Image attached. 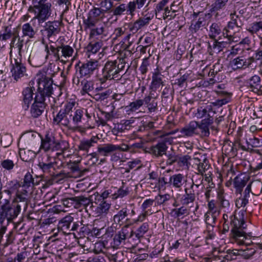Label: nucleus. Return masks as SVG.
I'll return each instance as SVG.
<instances>
[{"label": "nucleus", "mask_w": 262, "mask_h": 262, "mask_svg": "<svg viewBox=\"0 0 262 262\" xmlns=\"http://www.w3.org/2000/svg\"><path fill=\"white\" fill-rule=\"evenodd\" d=\"M250 179L249 176L245 173L237 175L233 181V185L236 192L241 194L243 188L246 186Z\"/></svg>", "instance_id": "obj_23"}, {"label": "nucleus", "mask_w": 262, "mask_h": 262, "mask_svg": "<svg viewBox=\"0 0 262 262\" xmlns=\"http://www.w3.org/2000/svg\"><path fill=\"white\" fill-rule=\"evenodd\" d=\"M130 237L128 225L124 226L115 234L111 245L114 248L118 249L125 244L126 240Z\"/></svg>", "instance_id": "obj_10"}, {"label": "nucleus", "mask_w": 262, "mask_h": 262, "mask_svg": "<svg viewBox=\"0 0 262 262\" xmlns=\"http://www.w3.org/2000/svg\"><path fill=\"white\" fill-rule=\"evenodd\" d=\"M34 90V88L30 86L26 88L22 92L23 102L27 107H29V103L33 100Z\"/></svg>", "instance_id": "obj_39"}, {"label": "nucleus", "mask_w": 262, "mask_h": 262, "mask_svg": "<svg viewBox=\"0 0 262 262\" xmlns=\"http://www.w3.org/2000/svg\"><path fill=\"white\" fill-rule=\"evenodd\" d=\"M226 0H215V2L212 5V8L210 9L211 13L216 12L224 8L227 3Z\"/></svg>", "instance_id": "obj_53"}, {"label": "nucleus", "mask_w": 262, "mask_h": 262, "mask_svg": "<svg viewBox=\"0 0 262 262\" xmlns=\"http://www.w3.org/2000/svg\"><path fill=\"white\" fill-rule=\"evenodd\" d=\"M117 61H108L105 64L102 70L101 77L99 78L101 83H104L106 80L120 79L121 76L118 74L116 68Z\"/></svg>", "instance_id": "obj_6"}, {"label": "nucleus", "mask_w": 262, "mask_h": 262, "mask_svg": "<svg viewBox=\"0 0 262 262\" xmlns=\"http://www.w3.org/2000/svg\"><path fill=\"white\" fill-rule=\"evenodd\" d=\"M99 138L97 136H92L90 139H83L80 141L78 148L79 150L88 151L89 149L93 146L94 145L97 143Z\"/></svg>", "instance_id": "obj_35"}, {"label": "nucleus", "mask_w": 262, "mask_h": 262, "mask_svg": "<svg viewBox=\"0 0 262 262\" xmlns=\"http://www.w3.org/2000/svg\"><path fill=\"white\" fill-rule=\"evenodd\" d=\"M22 32L24 36L32 38L36 34V31L29 23L24 24L22 26Z\"/></svg>", "instance_id": "obj_43"}, {"label": "nucleus", "mask_w": 262, "mask_h": 262, "mask_svg": "<svg viewBox=\"0 0 262 262\" xmlns=\"http://www.w3.org/2000/svg\"><path fill=\"white\" fill-rule=\"evenodd\" d=\"M133 33V34H126L122 40V46L124 50L128 52L129 54H133L136 52L133 44L135 41L136 36Z\"/></svg>", "instance_id": "obj_24"}, {"label": "nucleus", "mask_w": 262, "mask_h": 262, "mask_svg": "<svg viewBox=\"0 0 262 262\" xmlns=\"http://www.w3.org/2000/svg\"><path fill=\"white\" fill-rule=\"evenodd\" d=\"M75 200L76 201V205H83L86 207L90 204H92L91 200L89 198L82 195L76 196V199Z\"/></svg>", "instance_id": "obj_60"}, {"label": "nucleus", "mask_w": 262, "mask_h": 262, "mask_svg": "<svg viewBox=\"0 0 262 262\" xmlns=\"http://www.w3.org/2000/svg\"><path fill=\"white\" fill-rule=\"evenodd\" d=\"M41 145L40 148L43 149L45 151H60L61 152L57 153L59 155L63 152L67 148L65 144L66 142H59L56 140L54 136L49 132H47L45 137L40 136Z\"/></svg>", "instance_id": "obj_4"}, {"label": "nucleus", "mask_w": 262, "mask_h": 262, "mask_svg": "<svg viewBox=\"0 0 262 262\" xmlns=\"http://www.w3.org/2000/svg\"><path fill=\"white\" fill-rule=\"evenodd\" d=\"M55 163L54 162H40L38 164V166L39 168L44 173L48 174L51 176H55V177H59L61 176L63 177H66V173L63 172H59L57 174H55L53 170H55L54 165Z\"/></svg>", "instance_id": "obj_22"}, {"label": "nucleus", "mask_w": 262, "mask_h": 262, "mask_svg": "<svg viewBox=\"0 0 262 262\" xmlns=\"http://www.w3.org/2000/svg\"><path fill=\"white\" fill-rule=\"evenodd\" d=\"M149 225L147 223H144L135 231L131 230L130 232V237L135 235L138 239L143 237L144 235L148 231Z\"/></svg>", "instance_id": "obj_38"}, {"label": "nucleus", "mask_w": 262, "mask_h": 262, "mask_svg": "<svg viewBox=\"0 0 262 262\" xmlns=\"http://www.w3.org/2000/svg\"><path fill=\"white\" fill-rule=\"evenodd\" d=\"M213 122L212 116L208 114V118L203 119L201 123H199L198 132H200L198 135L202 137H207L210 135L209 126Z\"/></svg>", "instance_id": "obj_20"}, {"label": "nucleus", "mask_w": 262, "mask_h": 262, "mask_svg": "<svg viewBox=\"0 0 262 262\" xmlns=\"http://www.w3.org/2000/svg\"><path fill=\"white\" fill-rule=\"evenodd\" d=\"M144 103L146 105L149 113L155 112L158 110L157 99H150L149 97H145Z\"/></svg>", "instance_id": "obj_46"}, {"label": "nucleus", "mask_w": 262, "mask_h": 262, "mask_svg": "<svg viewBox=\"0 0 262 262\" xmlns=\"http://www.w3.org/2000/svg\"><path fill=\"white\" fill-rule=\"evenodd\" d=\"M243 24L239 19L238 15L234 12L230 14V21L228 22L227 25L228 32L229 30L238 31L239 28H241Z\"/></svg>", "instance_id": "obj_29"}, {"label": "nucleus", "mask_w": 262, "mask_h": 262, "mask_svg": "<svg viewBox=\"0 0 262 262\" xmlns=\"http://www.w3.org/2000/svg\"><path fill=\"white\" fill-rule=\"evenodd\" d=\"M51 69H48L46 75L45 77H42L38 79V90L36 93L35 97L43 99L46 101H50V98H52L54 102V98L51 97L53 94V81L52 77L54 75V73H52Z\"/></svg>", "instance_id": "obj_2"}, {"label": "nucleus", "mask_w": 262, "mask_h": 262, "mask_svg": "<svg viewBox=\"0 0 262 262\" xmlns=\"http://www.w3.org/2000/svg\"><path fill=\"white\" fill-rule=\"evenodd\" d=\"M19 156L23 161L30 162L35 158L36 154L31 150H27L20 151Z\"/></svg>", "instance_id": "obj_45"}, {"label": "nucleus", "mask_w": 262, "mask_h": 262, "mask_svg": "<svg viewBox=\"0 0 262 262\" xmlns=\"http://www.w3.org/2000/svg\"><path fill=\"white\" fill-rule=\"evenodd\" d=\"M112 92L110 90H107L104 92L97 93L95 95L94 98L97 101H103L107 99L111 95Z\"/></svg>", "instance_id": "obj_64"}, {"label": "nucleus", "mask_w": 262, "mask_h": 262, "mask_svg": "<svg viewBox=\"0 0 262 262\" xmlns=\"http://www.w3.org/2000/svg\"><path fill=\"white\" fill-rule=\"evenodd\" d=\"M28 61L34 67H40L43 63L42 58L39 55L33 53L30 54Z\"/></svg>", "instance_id": "obj_44"}, {"label": "nucleus", "mask_w": 262, "mask_h": 262, "mask_svg": "<svg viewBox=\"0 0 262 262\" xmlns=\"http://www.w3.org/2000/svg\"><path fill=\"white\" fill-rule=\"evenodd\" d=\"M219 95L221 96H227L226 97L216 100L214 102H211L213 106H222L224 104H227L230 101V94L224 91H220L217 92Z\"/></svg>", "instance_id": "obj_41"}, {"label": "nucleus", "mask_w": 262, "mask_h": 262, "mask_svg": "<svg viewBox=\"0 0 262 262\" xmlns=\"http://www.w3.org/2000/svg\"><path fill=\"white\" fill-rule=\"evenodd\" d=\"M74 221V217L70 215H66L62 218L58 222L57 228L65 234L70 233L71 225Z\"/></svg>", "instance_id": "obj_21"}, {"label": "nucleus", "mask_w": 262, "mask_h": 262, "mask_svg": "<svg viewBox=\"0 0 262 262\" xmlns=\"http://www.w3.org/2000/svg\"><path fill=\"white\" fill-rule=\"evenodd\" d=\"M117 147L115 145L112 144H105L103 145L98 146V153L104 157L108 156L110 154L115 151Z\"/></svg>", "instance_id": "obj_37"}, {"label": "nucleus", "mask_w": 262, "mask_h": 262, "mask_svg": "<svg viewBox=\"0 0 262 262\" xmlns=\"http://www.w3.org/2000/svg\"><path fill=\"white\" fill-rule=\"evenodd\" d=\"M248 83L253 92L256 93L262 92V83L259 76L256 75L253 76L249 79Z\"/></svg>", "instance_id": "obj_34"}, {"label": "nucleus", "mask_w": 262, "mask_h": 262, "mask_svg": "<svg viewBox=\"0 0 262 262\" xmlns=\"http://www.w3.org/2000/svg\"><path fill=\"white\" fill-rule=\"evenodd\" d=\"M21 60L22 59H20V58H14L13 61L12 60L11 61V64L12 66L11 72L12 76L16 81L27 75L26 68L22 63Z\"/></svg>", "instance_id": "obj_11"}, {"label": "nucleus", "mask_w": 262, "mask_h": 262, "mask_svg": "<svg viewBox=\"0 0 262 262\" xmlns=\"http://www.w3.org/2000/svg\"><path fill=\"white\" fill-rule=\"evenodd\" d=\"M100 64L98 60L91 59L83 63L81 66L77 64L75 68L79 71L80 76L89 78L98 70Z\"/></svg>", "instance_id": "obj_8"}, {"label": "nucleus", "mask_w": 262, "mask_h": 262, "mask_svg": "<svg viewBox=\"0 0 262 262\" xmlns=\"http://www.w3.org/2000/svg\"><path fill=\"white\" fill-rule=\"evenodd\" d=\"M8 218V224L13 222L20 212V206L16 203H11L8 199L5 200L4 203L0 207Z\"/></svg>", "instance_id": "obj_7"}, {"label": "nucleus", "mask_w": 262, "mask_h": 262, "mask_svg": "<svg viewBox=\"0 0 262 262\" xmlns=\"http://www.w3.org/2000/svg\"><path fill=\"white\" fill-rule=\"evenodd\" d=\"M103 231V228L97 229V228L92 226L89 236L98 237L102 236L103 238H106L109 237H111L113 236V229L112 227L108 228L106 229L105 234L102 235V232Z\"/></svg>", "instance_id": "obj_32"}, {"label": "nucleus", "mask_w": 262, "mask_h": 262, "mask_svg": "<svg viewBox=\"0 0 262 262\" xmlns=\"http://www.w3.org/2000/svg\"><path fill=\"white\" fill-rule=\"evenodd\" d=\"M21 186L27 189L34 185V179L32 174L30 172H27L24 178L23 182L21 183Z\"/></svg>", "instance_id": "obj_50"}, {"label": "nucleus", "mask_w": 262, "mask_h": 262, "mask_svg": "<svg viewBox=\"0 0 262 262\" xmlns=\"http://www.w3.org/2000/svg\"><path fill=\"white\" fill-rule=\"evenodd\" d=\"M150 1V0H135L134 1L129 2L127 4L128 14L133 15L136 8L141 9L144 7L145 8L147 7Z\"/></svg>", "instance_id": "obj_28"}, {"label": "nucleus", "mask_w": 262, "mask_h": 262, "mask_svg": "<svg viewBox=\"0 0 262 262\" xmlns=\"http://www.w3.org/2000/svg\"><path fill=\"white\" fill-rule=\"evenodd\" d=\"M61 53L64 55L66 62L69 60L70 58H71L74 52V49L69 45H65L63 42H61Z\"/></svg>", "instance_id": "obj_47"}, {"label": "nucleus", "mask_w": 262, "mask_h": 262, "mask_svg": "<svg viewBox=\"0 0 262 262\" xmlns=\"http://www.w3.org/2000/svg\"><path fill=\"white\" fill-rule=\"evenodd\" d=\"M222 31L221 25L218 23H212L210 27L209 37L212 39H215L216 36L219 35Z\"/></svg>", "instance_id": "obj_49"}, {"label": "nucleus", "mask_w": 262, "mask_h": 262, "mask_svg": "<svg viewBox=\"0 0 262 262\" xmlns=\"http://www.w3.org/2000/svg\"><path fill=\"white\" fill-rule=\"evenodd\" d=\"M127 11V5L125 4H120L118 6L114 9H112L111 12L115 16H121L124 14V12Z\"/></svg>", "instance_id": "obj_57"}, {"label": "nucleus", "mask_w": 262, "mask_h": 262, "mask_svg": "<svg viewBox=\"0 0 262 262\" xmlns=\"http://www.w3.org/2000/svg\"><path fill=\"white\" fill-rule=\"evenodd\" d=\"M245 212L246 210L240 211L241 215L242 216V221L241 222L234 215H232L231 217V221L230 223L231 225L233 226L231 232L235 242L238 245H245L246 246H248L250 245L252 242L250 240V238L248 237V236L251 237L250 235L251 233L247 234L243 231L244 229L246 228V227L244 226L245 222L243 220Z\"/></svg>", "instance_id": "obj_1"}, {"label": "nucleus", "mask_w": 262, "mask_h": 262, "mask_svg": "<svg viewBox=\"0 0 262 262\" xmlns=\"http://www.w3.org/2000/svg\"><path fill=\"white\" fill-rule=\"evenodd\" d=\"M126 29L124 27H118L115 29L112 36L113 37V40L118 39L120 37L123 35H126V34H128L126 32Z\"/></svg>", "instance_id": "obj_59"}, {"label": "nucleus", "mask_w": 262, "mask_h": 262, "mask_svg": "<svg viewBox=\"0 0 262 262\" xmlns=\"http://www.w3.org/2000/svg\"><path fill=\"white\" fill-rule=\"evenodd\" d=\"M104 13L103 9L94 7L89 11L88 18L83 20L85 28H91L95 27L99 19L103 17Z\"/></svg>", "instance_id": "obj_9"}, {"label": "nucleus", "mask_w": 262, "mask_h": 262, "mask_svg": "<svg viewBox=\"0 0 262 262\" xmlns=\"http://www.w3.org/2000/svg\"><path fill=\"white\" fill-rule=\"evenodd\" d=\"M246 29L252 35L256 34L260 30H262V20L252 23Z\"/></svg>", "instance_id": "obj_51"}, {"label": "nucleus", "mask_w": 262, "mask_h": 262, "mask_svg": "<svg viewBox=\"0 0 262 262\" xmlns=\"http://www.w3.org/2000/svg\"><path fill=\"white\" fill-rule=\"evenodd\" d=\"M239 256L245 259H249L254 255L255 250L253 248L246 247L245 249H239Z\"/></svg>", "instance_id": "obj_56"}, {"label": "nucleus", "mask_w": 262, "mask_h": 262, "mask_svg": "<svg viewBox=\"0 0 262 262\" xmlns=\"http://www.w3.org/2000/svg\"><path fill=\"white\" fill-rule=\"evenodd\" d=\"M198 127L199 122L192 121L182 128L180 132L182 136L191 137L194 134L197 135L200 133V132H198Z\"/></svg>", "instance_id": "obj_25"}, {"label": "nucleus", "mask_w": 262, "mask_h": 262, "mask_svg": "<svg viewBox=\"0 0 262 262\" xmlns=\"http://www.w3.org/2000/svg\"><path fill=\"white\" fill-rule=\"evenodd\" d=\"M129 190L127 186L125 185V183L122 182V185L117 190V192H115L112 194V199H117L118 198H122L129 194Z\"/></svg>", "instance_id": "obj_42"}, {"label": "nucleus", "mask_w": 262, "mask_h": 262, "mask_svg": "<svg viewBox=\"0 0 262 262\" xmlns=\"http://www.w3.org/2000/svg\"><path fill=\"white\" fill-rule=\"evenodd\" d=\"M129 211V209L126 207L122 208L117 213L113 216V224H116L120 227L124 223L128 222L129 219L127 217L130 214Z\"/></svg>", "instance_id": "obj_19"}, {"label": "nucleus", "mask_w": 262, "mask_h": 262, "mask_svg": "<svg viewBox=\"0 0 262 262\" xmlns=\"http://www.w3.org/2000/svg\"><path fill=\"white\" fill-rule=\"evenodd\" d=\"M29 192L27 189H23L16 192V197L13 201V203H16L20 206V208L26 210L29 202Z\"/></svg>", "instance_id": "obj_16"}, {"label": "nucleus", "mask_w": 262, "mask_h": 262, "mask_svg": "<svg viewBox=\"0 0 262 262\" xmlns=\"http://www.w3.org/2000/svg\"><path fill=\"white\" fill-rule=\"evenodd\" d=\"M212 15L210 13L202 14L198 19H192L190 29L192 32L196 33L199 30H202L206 26L207 20L210 19Z\"/></svg>", "instance_id": "obj_13"}, {"label": "nucleus", "mask_w": 262, "mask_h": 262, "mask_svg": "<svg viewBox=\"0 0 262 262\" xmlns=\"http://www.w3.org/2000/svg\"><path fill=\"white\" fill-rule=\"evenodd\" d=\"M164 79V75L162 74L158 69H156L152 73L150 89L157 90L160 86H164L165 81Z\"/></svg>", "instance_id": "obj_26"}, {"label": "nucleus", "mask_w": 262, "mask_h": 262, "mask_svg": "<svg viewBox=\"0 0 262 262\" xmlns=\"http://www.w3.org/2000/svg\"><path fill=\"white\" fill-rule=\"evenodd\" d=\"M196 160L199 161V163L198 165L199 173L204 176L205 171L207 170L210 167V165L208 164V161L206 158H204L202 162H201V160L198 158L196 159Z\"/></svg>", "instance_id": "obj_52"}, {"label": "nucleus", "mask_w": 262, "mask_h": 262, "mask_svg": "<svg viewBox=\"0 0 262 262\" xmlns=\"http://www.w3.org/2000/svg\"><path fill=\"white\" fill-rule=\"evenodd\" d=\"M46 50L47 51L48 54L53 55L55 61H60L63 63H66L64 55L62 54L61 42H58L56 46L51 45L50 46V50L47 46Z\"/></svg>", "instance_id": "obj_17"}, {"label": "nucleus", "mask_w": 262, "mask_h": 262, "mask_svg": "<svg viewBox=\"0 0 262 262\" xmlns=\"http://www.w3.org/2000/svg\"><path fill=\"white\" fill-rule=\"evenodd\" d=\"M254 62V58H245L243 56H239L231 61V65L233 70L246 69L249 67Z\"/></svg>", "instance_id": "obj_18"}, {"label": "nucleus", "mask_w": 262, "mask_h": 262, "mask_svg": "<svg viewBox=\"0 0 262 262\" xmlns=\"http://www.w3.org/2000/svg\"><path fill=\"white\" fill-rule=\"evenodd\" d=\"M13 35H14V33L12 32L11 28L6 26L3 33L0 34V40L6 41L10 38Z\"/></svg>", "instance_id": "obj_61"}, {"label": "nucleus", "mask_w": 262, "mask_h": 262, "mask_svg": "<svg viewBox=\"0 0 262 262\" xmlns=\"http://www.w3.org/2000/svg\"><path fill=\"white\" fill-rule=\"evenodd\" d=\"M205 217L206 224L212 228L214 226L216 220L215 212H207L205 215Z\"/></svg>", "instance_id": "obj_55"}, {"label": "nucleus", "mask_w": 262, "mask_h": 262, "mask_svg": "<svg viewBox=\"0 0 262 262\" xmlns=\"http://www.w3.org/2000/svg\"><path fill=\"white\" fill-rule=\"evenodd\" d=\"M47 101L40 99V97L34 98V102L31 108V114L34 118H37L41 115L46 105Z\"/></svg>", "instance_id": "obj_14"}, {"label": "nucleus", "mask_w": 262, "mask_h": 262, "mask_svg": "<svg viewBox=\"0 0 262 262\" xmlns=\"http://www.w3.org/2000/svg\"><path fill=\"white\" fill-rule=\"evenodd\" d=\"M184 176L181 173L176 174L171 176L169 179V185L176 188H180L183 185Z\"/></svg>", "instance_id": "obj_36"}, {"label": "nucleus", "mask_w": 262, "mask_h": 262, "mask_svg": "<svg viewBox=\"0 0 262 262\" xmlns=\"http://www.w3.org/2000/svg\"><path fill=\"white\" fill-rule=\"evenodd\" d=\"M167 148L165 142H161L155 145L152 146L150 149L152 154L157 157H161L163 155H166V152Z\"/></svg>", "instance_id": "obj_33"}, {"label": "nucleus", "mask_w": 262, "mask_h": 262, "mask_svg": "<svg viewBox=\"0 0 262 262\" xmlns=\"http://www.w3.org/2000/svg\"><path fill=\"white\" fill-rule=\"evenodd\" d=\"M60 31V23L58 21H49L46 23L42 30V34L50 39L53 36L57 35Z\"/></svg>", "instance_id": "obj_12"}, {"label": "nucleus", "mask_w": 262, "mask_h": 262, "mask_svg": "<svg viewBox=\"0 0 262 262\" xmlns=\"http://www.w3.org/2000/svg\"><path fill=\"white\" fill-rule=\"evenodd\" d=\"M91 29L89 37L91 39H97L98 40L103 38L106 36V26L104 23L99 24L95 27L90 28Z\"/></svg>", "instance_id": "obj_15"}, {"label": "nucleus", "mask_w": 262, "mask_h": 262, "mask_svg": "<svg viewBox=\"0 0 262 262\" xmlns=\"http://www.w3.org/2000/svg\"><path fill=\"white\" fill-rule=\"evenodd\" d=\"M7 188L12 190L13 192H17L21 186V184L17 180H12L7 182L6 186Z\"/></svg>", "instance_id": "obj_62"}, {"label": "nucleus", "mask_w": 262, "mask_h": 262, "mask_svg": "<svg viewBox=\"0 0 262 262\" xmlns=\"http://www.w3.org/2000/svg\"><path fill=\"white\" fill-rule=\"evenodd\" d=\"M191 160V158L188 155L184 156L179 155L177 164L181 167H184L188 169L190 165V161Z\"/></svg>", "instance_id": "obj_48"}, {"label": "nucleus", "mask_w": 262, "mask_h": 262, "mask_svg": "<svg viewBox=\"0 0 262 262\" xmlns=\"http://www.w3.org/2000/svg\"><path fill=\"white\" fill-rule=\"evenodd\" d=\"M152 17L145 15L143 17H140L137 19L129 28L130 31L133 33H136L139 29L142 27L148 25Z\"/></svg>", "instance_id": "obj_30"}, {"label": "nucleus", "mask_w": 262, "mask_h": 262, "mask_svg": "<svg viewBox=\"0 0 262 262\" xmlns=\"http://www.w3.org/2000/svg\"><path fill=\"white\" fill-rule=\"evenodd\" d=\"M253 188L252 194L255 195H259L262 192V182L258 180H254L250 183Z\"/></svg>", "instance_id": "obj_54"}, {"label": "nucleus", "mask_w": 262, "mask_h": 262, "mask_svg": "<svg viewBox=\"0 0 262 262\" xmlns=\"http://www.w3.org/2000/svg\"><path fill=\"white\" fill-rule=\"evenodd\" d=\"M103 45L102 40H95L93 39L86 46L85 49L88 57H90L91 54H95L99 52Z\"/></svg>", "instance_id": "obj_31"}, {"label": "nucleus", "mask_w": 262, "mask_h": 262, "mask_svg": "<svg viewBox=\"0 0 262 262\" xmlns=\"http://www.w3.org/2000/svg\"><path fill=\"white\" fill-rule=\"evenodd\" d=\"M33 8L37 10L36 15L34 17L31 21L38 20L39 23L45 21L51 16V0H32Z\"/></svg>", "instance_id": "obj_3"}, {"label": "nucleus", "mask_w": 262, "mask_h": 262, "mask_svg": "<svg viewBox=\"0 0 262 262\" xmlns=\"http://www.w3.org/2000/svg\"><path fill=\"white\" fill-rule=\"evenodd\" d=\"M84 112L81 109L76 110L72 114V121L74 125H78L81 121L83 116Z\"/></svg>", "instance_id": "obj_58"}, {"label": "nucleus", "mask_w": 262, "mask_h": 262, "mask_svg": "<svg viewBox=\"0 0 262 262\" xmlns=\"http://www.w3.org/2000/svg\"><path fill=\"white\" fill-rule=\"evenodd\" d=\"M75 105L74 102L66 103L63 108L61 109L57 114L54 117V124L70 128V119L72 116V109Z\"/></svg>", "instance_id": "obj_5"}, {"label": "nucleus", "mask_w": 262, "mask_h": 262, "mask_svg": "<svg viewBox=\"0 0 262 262\" xmlns=\"http://www.w3.org/2000/svg\"><path fill=\"white\" fill-rule=\"evenodd\" d=\"M82 226L79 228V230L78 231V234L80 237L85 236V235L89 236L92 225L88 224L84 225L82 224Z\"/></svg>", "instance_id": "obj_63"}, {"label": "nucleus", "mask_w": 262, "mask_h": 262, "mask_svg": "<svg viewBox=\"0 0 262 262\" xmlns=\"http://www.w3.org/2000/svg\"><path fill=\"white\" fill-rule=\"evenodd\" d=\"M185 194L181 198V203L183 205H188L193 203L195 200V194L193 190H190L188 188L185 189Z\"/></svg>", "instance_id": "obj_40"}, {"label": "nucleus", "mask_w": 262, "mask_h": 262, "mask_svg": "<svg viewBox=\"0 0 262 262\" xmlns=\"http://www.w3.org/2000/svg\"><path fill=\"white\" fill-rule=\"evenodd\" d=\"M229 47V42L227 41H218L214 40L212 43H208V52L210 55H213L214 53H218L223 50L224 48Z\"/></svg>", "instance_id": "obj_27"}]
</instances>
